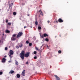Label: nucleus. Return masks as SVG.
Wrapping results in <instances>:
<instances>
[{"mask_svg": "<svg viewBox=\"0 0 80 80\" xmlns=\"http://www.w3.org/2000/svg\"><path fill=\"white\" fill-rule=\"evenodd\" d=\"M39 12H40L41 15H42V16L43 15V13L42 12V10H40L39 11Z\"/></svg>", "mask_w": 80, "mask_h": 80, "instance_id": "7", "label": "nucleus"}, {"mask_svg": "<svg viewBox=\"0 0 80 80\" xmlns=\"http://www.w3.org/2000/svg\"><path fill=\"white\" fill-rule=\"evenodd\" d=\"M5 32H6V33H10V32L8 30H6Z\"/></svg>", "mask_w": 80, "mask_h": 80, "instance_id": "14", "label": "nucleus"}, {"mask_svg": "<svg viewBox=\"0 0 80 80\" xmlns=\"http://www.w3.org/2000/svg\"><path fill=\"white\" fill-rule=\"evenodd\" d=\"M0 10H1V9H0Z\"/></svg>", "mask_w": 80, "mask_h": 80, "instance_id": "47", "label": "nucleus"}, {"mask_svg": "<svg viewBox=\"0 0 80 80\" xmlns=\"http://www.w3.org/2000/svg\"><path fill=\"white\" fill-rule=\"evenodd\" d=\"M38 29L39 30H41V29H42V28L40 26H39L38 27Z\"/></svg>", "mask_w": 80, "mask_h": 80, "instance_id": "19", "label": "nucleus"}, {"mask_svg": "<svg viewBox=\"0 0 80 80\" xmlns=\"http://www.w3.org/2000/svg\"><path fill=\"white\" fill-rule=\"evenodd\" d=\"M10 5H11V6H12L13 5V3H12Z\"/></svg>", "mask_w": 80, "mask_h": 80, "instance_id": "37", "label": "nucleus"}, {"mask_svg": "<svg viewBox=\"0 0 80 80\" xmlns=\"http://www.w3.org/2000/svg\"><path fill=\"white\" fill-rule=\"evenodd\" d=\"M5 60H6V59H5V58H2V63H4V62H5Z\"/></svg>", "mask_w": 80, "mask_h": 80, "instance_id": "9", "label": "nucleus"}, {"mask_svg": "<svg viewBox=\"0 0 80 80\" xmlns=\"http://www.w3.org/2000/svg\"><path fill=\"white\" fill-rule=\"evenodd\" d=\"M26 43H27V44H28V43H29V41H27L26 42Z\"/></svg>", "mask_w": 80, "mask_h": 80, "instance_id": "20", "label": "nucleus"}, {"mask_svg": "<svg viewBox=\"0 0 80 80\" xmlns=\"http://www.w3.org/2000/svg\"><path fill=\"white\" fill-rule=\"evenodd\" d=\"M35 49L36 50H38V48L37 47H35Z\"/></svg>", "mask_w": 80, "mask_h": 80, "instance_id": "30", "label": "nucleus"}, {"mask_svg": "<svg viewBox=\"0 0 80 80\" xmlns=\"http://www.w3.org/2000/svg\"><path fill=\"white\" fill-rule=\"evenodd\" d=\"M54 77H55V78H56V80H60V78L59 77H58V76H57V75H54Z\"/></svg>", "mask_w": 80, "mask_h": 80, "instance_id": "5", "label": "nucleus"}, {"mask_svg": "<svg viewBox=\"0 0 80 80\" xmlns=\"http://www.w3.org/2000/svg\"><path fill=\"white\" fill-rule=\"evenodd\" d=\"M35 24L36 25H38V22H37V21H36L35 22Z\"/></svg>", "mask_w": 80, "mask_h": 80, "instance_id": "18", "label": "nucleus"}, {"mask_svg": "<svg viewBox=\"0 0 80 80\" xmlns=\"http://www.w3.org/2000/svg\"><path fill=\"white\" fill-rule=\"evenodd\" d=\"M45 41H46V42H48V41H49V40L48 39V38H46L45 39Z\"/></svg>", "mask_w": 80, "mask_h": 80, "instance_id": "21", "label": "nucleus"}, {"mask_svg": "<svg viewBox=\"0 0 80 80\" xmlns=\"http://www.w3.org/2000/svg\"><path fill=\"white\" fill-rule=\"evenodd\" d=\"M43 35L44 37H48V35L46 33H44Z\"/></svg>", "mask_w": 80, "mask_h": 80, "instance_id": "12", "label": "nucleus"}, {"mask_svg": "<svg viewBox=\"0 0 80 80\" xmlns=\"http://www.w3.org/2000/svg\"><path fill=\"white\" fill-rule=\"evenodd\" d=\"M10 7H11V5H10L9 6V8H10Z\"/></svg>", "mask_w": 80, "mask_h": 80, "instance_id": "39", "label": "nucleus"}, {"mask_svg": "<svg viewBox=\"0 0 80 80\" xmlns=\"http://www.w3.org/2000/svg\"><path fill=\"white\" fill-rule=\"evenodd\" d=\"M58 52L59 53H62V51H61L60 50H59L58 51Z\"/></svg>", "mask_w": 80, "mask_h": 80, "instance_id": "25", "label": "nucleus"}, {"mask_svg": "<svg viewBox=\"0 0 80 80\" xmlns=\"http://www.w3.org/2000/svg\"><path fill=\"white\" fill-rule=\"evenodd\" d=\"M58 22L60 23H62V22H63V20L60 18L58 19Z\"/></svg>", "mask_w": 80, "mask_h": 80, "instance_id": "4", "label": "nucleus"}, {"mask_svg": "<svg viewBox=\"0 0 80 80\" xmlns=\"http://www.w3.org/2000/svg\"><path fill=\"white\" fill-rule=\"evenodd\" d=\"M38 50V51L39 52H40V49H38V50Z\"/></svg>", "mask_w": 80, "mask_h": 80, "instance_id": "34", "label": "nucleus"}, {"mask_svg": "<svg viewBox=\"0 0 80 80\" xmlns=\"http://www.w3.org/2000/svg\"><path fill=\"white\" fill-rule=\"evenodd\" d=\"M4 58H6V57H7V56H4Z\"/></svg>", "mask_w": 80, "mask_h": 80, "instance_id": "40", "label": "nucleus"}, {"mask_svg": "<svg viewBox=\"0 0 80 80\" xmlns=\"http://www.w3.org/2000/svg\"><path fill=\"white\" fill-rule=\"evenodd\" d=\"M56 23H58V21H56Z\"/></svg>", "mask_w": 80, "mask_h": 80, "instance_id": "38", "label": "nucleus"}, {"mask_svg": "<svg viewBox=\"0 0 80 80\" xmlns=\"http://www.w3.org/2000/svg\"><path fill=\"white\" fill-rule=\"evenodd\" d=\"M16 36H17V34H13L12 35V37H14L15 38V37H16Z\"/></svg>", "mask_w": 80, "mask_h": 80, "instance_id": "16", "label": "nucleus"}, {"mask_svg": "<svg viewBox=\"0 0 80 80\" xmlns=\"http://www.w3.org/2000/svg\"><path fill=\"white\" fill-rule=\"evenodd\" d=\"M3 74V72H0V75H2Z\"/></svg>", "mask_w": 80, "mask_h": 80, "instance_id": "24", "label": "nucleus"}, {"mask_svg": "<svg viewBox=\"0 0 80 80\" xmlns=\"http://www.w3.org/2000/svg\"><path fill=\"white\" fill-rule=\"evenodd\" d=\"M47 22L48 23H50V21L49 20Z\"/></svg>", "mask_w": 80, "mask_h": 80, "instance_id": "35", "label": "nucleus"}, {"mask_svg": "<svg viewBox=\"0 0 80 80\" xmlns=\"http://www.w3.org/2000/svg\"><path fill=\"white\" fill-rule=\"evenodd\" d=\"M29 55H30V52H26L25 54V51L23 50L22 51L21 53L19 54V56L22 60H24V56L26 58H28Z\"/></svg>", "mask_w": 80, "mask_h": 80, "instance_id": "1", "label": "nucleus"}, {"mask_svg": "<svg viewBox=\"0 0 80 80\" xmlns=\"http://www.w3.org/2000/svg\"><path fill=\"white\" fill-rule=\"evenodd\" d=\"M13 15H17V13H16V12H13Z\"/></svg>", "mask_w": 80, "mask_h": 80, "instance_id": "22", "label": "nucleus"}, {"mask_svg": "<svg viewBox=\"0 0 80 80\" xmlns=\"http://www.w3.org/2000/svg\"><path fill=\"white\" fill-rule=\"evenodd\" d=\"M8 22V19H7L6 20V23H7V22Z\"/></svg>", "mask_w": 80, "mask_h": 80, "instance_id": "33", "label": "nucleus"}, {"mask_svg": "<svg viewBox=\"0 0 80 80\" xmlns=\"http://www.w3.org/2000/svg\"><path fill=\"white\" fill-rule=\"evenodd\" d=\"M26 28V26H24V28Z\"/></svg>", "mask_w": 80, "mask_h": 80, "instance_id": "42", "label": "nucleus"}, {"mask_svg": "<svg viewBox=\"0 0 80 80\" xmlns=\"http://www.w3.org/2000/svg\"><path fill=\"white\" fill-rule=\"evenodd\" d=\"M17 78H19L20 77V75L19 74H17Z\"/></svg>", "mask_w": 80, "mask_h": 80, "instance_id": "11", "label": "nucleus"}, {"mask_svg": "<svg viewBox=\"0 0 80 80\" xmlns=\"http://www.w3.org/2000/svg\"><path fill=\"white\" fill-rule=\"evenodd\" d=\"M8 62H9V63H10V62H11V61H8Z\"/></svg>", "mask_w": 80, "mask_h": 80, "instance_id": "41", "label": "nucleus"}, {"mask_svg": "<svg viewBox=\"0 0 80 80\" xmlns=\"http://www.w3.org/2000/svg\"><path fill=\"white\" fill-rule=\"evenodd\" d=\"M26 65H27V64H28V62H26Z\"/></svg>", "mask_w": 80, "mask_h": 80, "instance_id": "31", "label": "nucleus"}, {"mask_svg": "<svg viewBox=\"0 0 80 80\" xmlns=\"http://www.w3.org/2000/svg\"><path fill=\"white\" fill-rule=\"evenodd\" d=\"M14 73V71L13 70H11L9 72V73H11V74H12Z\"/></svg>", "mask_w": 80, "mask_h": 80, "instance_id": "10", "label": "nucleus"}, {"mask_svg": "<svg viewBox=\"0 0 80 80\" xmlns=\"http://www.w3.org/2000/svg\"><path fill=\"white\" fill-rule=\"evenodd\" d=\"M29 46H32V43H29Z\"/></svg>", "mask_w": 80, "mask_h": 80, "instance_id": "23", "label": "nucleus"}, {"mask_svg": "<svg viewBox=\"0 0 80 80\" xmlns=\"http://www.w3.org/2000/svg\"><path fill=\"white\" fill-rule=\"evenodd\" d=\"M5 50H8V48H7V47H6L5 48Z\"/></svg>", "mask_w": 80, "mask_h": 80, "instance_id": "27", "label": "nucleus"}, {"mask_svg": "<svg viewBox=\"0 0 80 80\" xmlns=\"http://www.w3.org/2000/svg\"><path fill=\"white\" fill-rule=\"evenodd\" d=\"M16 48H19V47H18V46H16Z\"/></svg>", "mask_w": 80, "mask_h": 80, "instance_id": "36", "label": "nucleus"}, {"mask_svg": "<svg viewBox=\"0 0 80 80\" xmlns=\"http://www.w3.org/2000/svg\"><path fill=\"white\" fill-rule=\"evenodd\" d=\"M71 31H73V29H71Z\"/></svg>", "mask_w": 80, "mask_h": 80, "instance_id": "43", "label": "nucleus"}, {"mask_svg": "<svg viewBox=\"0 0 80 80\" xmlns=\"http://www.w3.org/2000/svg\"><path fill=\"white\" fill-rule=\"evenodd\" d=\"M43 37H44L43 34L41 36V37L42 38H43Z\"/></svg>", "mask_w": 80, "mask_h": 80, "instance_id": "32", "label": "nucleus"}, {"mask_svg": "<svg viewBox=\"0 0 80 80\" xmlns=\"http://www.w3.org/2000/svg\"><path fill=\"white\" fill-rule=\"evenodd\" d=\"M12 54H10L9 55V57H10V58H12V56H11Z\"/></svg>", "mask_w": 80, "mask_h": 80, "instance_id": "29", "label": "nucleus"}, {"mask_svg": "<svg viewBox=\"0 0 80 80\" xmlns=\"http://www.w3.org/2000/svg\"><path fill=\"white\" fill-rule=\"evenodd\" d=\"M8 25H9V26H10V25H12V23H11V22H8V24H7Z\"/></svg>", "mask_w": 80, "mask_h": 80, "instance_id": "17", "label": "nucleus"}, {"mask_svg": "<svg viewBox=\"0 0 80 80\" xmlns=\"http://www.w3.org/2000/svg\"><path fill=\"white\" fill-rule=\"evenodd\" d=\"M19 47L20 48H22V47H23V44H22L21 43L19 45Z\"/></svg>", "mask_w": 80, "mask_h": 80, "instance_id": "15", "label": "nucleus"}, {"mask_svg": "<svg viewBox=\"0 0 80 80\" xmlns=\"http://www.w3.org/2000/svg\"><path fill=\"white\" fill-rule=\"evenodd\" d=\"M15 65H18V61H17L16 60H15Z\"/></svg>", "mask_w": 80, "mask_h": 80, "instance_id": "13", "label": "nucleus"}, {"mask_svg": "<svg viewBox=\"0 0 80 80\" xmlns=\"http://www.w3.org/2000/svg\"><path fill=\"white\" fill-rule=\"evenodd\" d=\"M9 53L11 55H13V51L12 50H11L10 51Z\"/></svg>", "mask_w": 80, "mask_h": 80, "instance_id": "6", "label": "nucleus"}, {"mask_svg": "<svg viewBox=\"0 0 80 80\" xmlns=\"http://www.w3.org/2000/svg\"><path fill=\"white\" fill-rule=\"evenodd\" d=\"M11 40H12V41H15V40H16V38H15L12 37L11 38Z\"/></svg>", "mask_w": 80, "mask_h": 80, "instance_id": "8", "label": "nucleus"}, {"mask_svg": "<svg viewBox=\"0 0 80 80\" xmlns=\"http://www.w3.org/2000/svg\"><path fill=\"white\" fill-rule=\"evenodd\" d=\"M28 17L29 16V14H28Z\"/></svg>", "mask_w": 80, "mask_h": 80, "instance_id": "44", "label": "nucleus"}, {"mask_svg": "<svg viewBox=\"0 0 80 80\" xmlns=\"http://www.w3.org/2000/svg\"><path fill=\"white\" fill-rule=\"evenodd\" d=\"M23 71L21 74L22 75V77H25V70L24 69L23 70Z\"/></svg>", "mask_w": 80, "mask_h": 80, "instance_id": "3", "label": "nucleus"}, {"mask_svg": "<svg viewBox=\"0 0 80 80\" xmlns=\"http://www.w3.org/2000/svg\"><path fill=\"white\" fill-rule=\"evenodd\" d=\"M34 59H37V56H35L34 57Z\"/></svg>", "mask_w": 80, "mask_h": 80, "instance_id": "26", "label": "nucleus"}, {"mask_svg": "<svg viewBox=\"0 0 80 80\" xmlns=\"http://www.w3.org/2000/svg\"><path fill=\"white\" fill-rule=\"evenodd\" d=\"M34 54H37V52L34 51Z\"/></svg>", "mask_w": 80, "mask_h": 80, "instance_id": "28", "label": "nucleus"}, {"mask_svg": "<svg viewBox=\"0 0 80 80\" xmlns=\"http://www.w3.org/2000/svg\"><path fill=\"white\" fill-rule=\"evenodd\" d=\"M31 28H32V27H31Z\"/></svg>", "mask_w": 80, "mask_h": 80, "instance_id": "46", "label": "nucleus"}, {"mask_svg": "<svg viewBox=\"0 0 80 80\" xmlns=\"http://www.w3.org/2000/svg\"><path fill=\"white\" fill-rule=\"evenodd\" d=\"M47 47H48V46H47Z\"/></svg>", "mask_w": 80, "mask_h": 80, "instance_id": "45", "label": "nucleus"}, {"mask_svg": "<svg viewBox=\"0 0 80 80\" xmlns=\"http://www.w3.org/2000/svg\"><path fill=\"white\" fill-rule=\"evenodd\" d=\"M23 35V33L22 32H19L18 34L17 38H19L20 37H21Z\"/></svg>", "mask_w": 80, "mask_h": 80, "instance_id": "2", "label": "nucleus"}]
</instances>
